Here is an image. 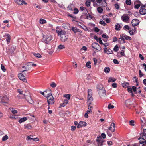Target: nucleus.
<instances>
[{"label": "nucleus", "instance_id": "f257e3e1", "mask_svg": "<svg viewBox=\"0 0 146 146\" xmlns=\"http://www.w3.org/2000/svg\"><path fill=\"white\" fill-rule=\"evenodd\" d=\"M56 31L58 36H60L61 41L63 42L66 41L68 38V36L66 35V31L60 29L59 27H56Z\"/></svg>", "mask_w": 146, "mask_h": 146}, {"label": "nucleus", "instance_id": "f03ea898", "mask_svg": "<svg viewBox=\"0 0 146 146\" xmlns=\"http://www.w3.org/2000/svg\"><path fill=\"white\" fill-rule=\"evenodd\" d=\"M43 40L44 42L48 44L50 41L52 40V38L51 35H43Z\"/></svg>", "mask_w": 146, "mask_h": 146}, {"label": "nucleus", "instance_id": "7ed1b4c3", "mask_svg": "<svg viewBox=\"0 0 146 146\" xmlns=\"http://www.w3.org/2000/svg\"><path fill=\"white\" fill-rule=\"evenodd\" d=\"M48 102L49 104H53L54 102V98L52 95L47 98Z\"/></svg>", "mask_w": 146, "mask_h": 146}, {"label": "nucleus", "instance_id": "20e7f679", "mask_svg": "<svg viewBox=\"0 0 146 146\" xmlns=\"http://www.w3.org/2000/svg\"><path fill=\"white\" fill-rule=\"evenodd\" d=\"M98 92L101 98L105 97L106 96V91L105 89H103L101 90H99L98 91Z\"/></svg>", "mask_w": 146, "mask_h": 146}, {"label": "nucleus", "instance_id": "39448f33", "mask_svg": "<svg viewBox=\"0 0 146 146\" xmlns=\"http://www.w3.org/2000/svg\"><path fill=\"white\" fill-rule=\"evenodd\" d=\"M146 6V5H141V9L139 10V13L141 14L144 15L146 14V9L144 8Z\"/></svg>", "mask_w": 146, "mask_h": 146}, {"label": "nucleus", "instance_id": "423d86ee", "mask_svg": "<svg viewBox=\"0 0 146 146\" xmlns=\"http://www.w3.org/2000/svg\"><path fill=\"white\" fill-rule=\"evenodd\" d=\"M92 47L94 49L99 51L101 49L100 46L97 43L94 42L92 43Z\"/></svg>", "mask_w": 146, "mask_h": 146}, {"label": "nucleus", "instance_id": "0eeeda50", "mask_svg": "<svg viewBox=\"0 0 146 146\" xmlns=\"http://www.w3.org/2000/svg\"><path fill=\"white\" fill-rule=\"evenodd\" d=\"M25 74V73H19L18 75V77L21 80L23 81L24 82H26L27 80L25 78V76L23 75Z\"/></svg>", "mask_w": 146, "mask_h": 146}, {"label": "nucleus", "instance_id": "6e6552de", "mask_svg": "<svg viewBox=\"0 0 146 146\" xmlns=\"http://www.w3.org/2000/svg\"><path fill=\"white\" fill-rule=\"evenodd\" d=\"M17 92L19 93V95L18 96L19 97H20V98H26V97L27 95H26L25 93H23V92L22 91H21L20 89H18L17 90Z\"/></svg>", "mask_w": 146, "mask_h": 146}, {"label": "nucleus", "instance_id": "1a4fd4ad", "mask_svg": "<svg viewBox=\"0 0 146 146\" xmlns=\"http://www.w3.org/2000/svg\"><path fill=\"white\" fill-rule=\"evenodd\" d=\"M9 98L6 96H5L2 97L1 102L2 103H7L9 101Z\"/></svg>", "mask_w": 146, "mask_h": 146}, {"label": "nucleus", "instance_id": "9d476101", "mask_svg": "<svg viewBox=\"0 0 146 146\" xmlns=\"http://www.w3.org/2000/svg\"><path fill=\"white\" fill-rule=\"evenodd\" d=\"M87 124L85 122L80 121L78 123L77 127L78 128L86 126Z\"/></svg>", "mask_w": 146, "mask_h": 146}, {"label": "nucleus", "instance_id": "9b49d317", "mask_svg": "<svg viewBox=\"0 0 146 146\" xmlns=\"http://www.w3.org/2000/svg\"><path fill=\"white\" fill-rule=\"evenodd\" d=\"M132 24L133 26H135L138 25L139 23V20L137 19H134L132 21Z\"/></svg>", "mask_w": 146, "mask_h": 146}, {"label": "nucleus", "instance_id": "f8f14e48", "mask_svg": "<svg viewBox=\"0 0 146 146\" xmlns=\"http://www.w3.org/2000/svg\"><path fill=\"white\" fill-rule=\"evenodd\" d=\"M25 98L26 99L28 102L30 104H32L33 103V101L30 95L29 94L26 96V98Z\"/></svg>", "mask_w": 146, "mask_h": 146}, {"label": "nucleus", "instance_id": "ddd939ff", "mask_svg": "<svg viewBox=\"0 0 146 146\" xmlns=\"http://www.w3.org/2000/svg\"><path fill=\"white\" fill-rule=\"evenodd\" d=\"M52 95V94L51 93V91L50 90H49L45 91L44 97L47 98Z\"/></svg>", "mask_w": 146, "mask_h": 146}, {"label": "nucleus", "instance_id": "4468645a", "mask_svg": "<svg viewBox=\"0 0 146 146\" xmlns=\"http://www.w3.org/2000/svg\"><path fill=\"white\" fill-rule=\"evenodd\" d=\"M62 26L65 29H68L70 28V25L67 23H63Z\"/></svg>", "mask_w": 146, "mask_h": 146}, {"label": "nucleus", "instance_id": "2eb2a0df", "mask_svg": "<svg viewBox=\"0 0 146 146\" xmlns=\"http://www.w3.org/2000/svg\"><path fill=\"white\" fill-rule=\"evenodd\" d=\"M121 18L124 22H127L129 19L128 16L127 15H124L121 17Z\"/></svg>", "mask_w": 146, "mask_h": 146}, {"label": "nucleus", "instance_id": "dca6fc26", "mask_svg": "<svg viewBox=\"0 0 146 146\" xmlns=\"http://www.w3.org/2000/svg\"><path fill=\"white\" fill-rule=\"evenodd\" d=\"M4 37H6L7 39L6 41L8 42H10V40L11 39V36L10 35L8 34H5L3 36Z\"/></svg>", "mask_w": 146, "mask_h": 146}, {"label": "nucleus", "instance_id": "f3484780", "mask_svg": "<svg viewBox=\"0 0 146 146\" xmlns=\"http://www.w3.org/2000/svg\"><path fill=\"white\" fill-rule=\"evenodd\" d=\"M88 102L89 104H91L93 100L92 96H88Z\"/></svg>", "mask_w": 146, "mask_h": 146}, {"label": "nucleus", "instance_id": "a211bd4d", "mask_svg": "<svg viewBox=\"0 0 146 146\" xmlns=\"http://www.w3.org/2000/svg\"><path fill=\"white\" fill-rule=\"evenodd\" d=\"M141 136V137H144V138L146 139V129H143V132L140 134Z\"/></svg>", "mask_w": 146, "mask_h": 146}, {"label": "nucleus", "instance_id": "6ab92c4d", "mask_svg": "<svg viewBox=\"0 0 146 146\" xmlns=\"http://www.w3.org/2000/svg\"><path fill=\"white\" fill-rule=\"evenodd\" d=\"M72 30L74 33H76L77 32H80V30L76 27H72Z\"/></svg>", "mask_w": 146, "mask_h": 146}, {"label": "nucleus", "instance_id": "aec40b11", "mask_svg": "<svg viewBox=\"0 0 146 146\" xmlns=\"http://www.w3.org/2000/svg\"><path fill=\"white\" fill-rule=\"evenodd\" d=\"M28 118L27 117L22 118L19 119V122L20 123H21L22 122L25 121L28 119Z\"/></svg>", "mask_w": 146, "mask_h": 146}, {"label": "nucleus", "instance_id": "412c9836", "mask_svg": "<svg viewBox=\"0 0 146 146\" xmlns=\"http://www.w3.org/2000/svg\"><path fill=\"white\" fill-rule=\"evenodd\" d=\"M96 141L98 142V146H102L103 145V143L104 142V140H101L99 139H97Z\"/></svg>", "mask_w": 146, "mask_h": 146}, {"label": "nucleus", "instance_id": "4be33fe9", "mask_svg": "<svg viewBox=\"0 0 146 146\" xmlns=\"http://www.w3.org/2000/svg\"><path fill=\"white\" fill-rule=\"evenodd\" d=\"M97 91H98L99 90H101L103 89H104L103 85L101 84H99L97 85Z\"/></svg>", "mask_w": 146, "mask_h": 146}, {"label": "nucleus", "instance_id": "5701e85b", "mask_svg": "<svg viewBox=\"0 0 146 146\" xmlns=\"http://www.w3.org/2000/svg\"><path fill=\"white\" fill-rule=\"evenodd\" d=\"M10 110H11V112L13 113V115H16L17 114V110H15L13 108H9Z\"/></svg>", "mask_w": 146, "mask_h": 146}, {"label": "nucleus", "instance_id": "b1692460", "mask_svg": "<svg viewBox=\"0 0 146 146\" xmlns=\"http://www.w3.org/2000/svg\"><path fill=\"white\" fill-rule=\"evenodd\" d=\"M138 140H139V143L140 144H142L144 142V141H145V139L144 137H140L138 138Z\"/></svg>", "mask_w": 146, "mask_h": 146}, {"label": "nucleus", "instance_id": "393cba45", "mask_svg": "<svg viewBox=\"0 0 146 146\" xmlns=\"http://www.w3.org/2000/svg\"><path fill=\"white\" fill-rule=\"evenodd\" d=\"M22 68L24 69V70L22 71V73H24L26 71L29 70V68H28V67L26 65L25 66H23Z\"/></svg>", "mask_w": 146, "mask_h": 146}, {"label": "nucleus", "instance_id": "a878e982", "mask_svg": "<svg viewBox=\"0 0 146 146\" xmlns=\"http://www.w3.org/2000/svg\"><path fill=\"white\" fill-rule=\"evenodd\" d=\"M101 4L100 5L103 7H106L107 6V3L106 2L104 1H102Z\"/></svg>", "mask_w": 146, "mask_h": 146}, {"label": "nucleus", "instance_id": "bb28decb", "mask_svg": "<svg viewBox=\"0 0 146 146\" xmlns=\"http://www.w3.org/2000/svg\"><path fill=\"white\" fill-rule=\"evenodd\" d=\"M116 79L113 78L112 77H110L109 78L108 80V82H114L115 81Z\"/></svg>", "mask_w": 146, "mask_h": 146}, {"label": "nucleus", "instance_id": "cd10ccee", "mask_svg": "<svg viewBox=\"0 0 146 146\" xmlns=\"http://www.w3.org/2000/svg\"><path fill=\"white\" fill-rule=\"evenodd\" d=\"M65 48V46L64 45L60 44L58 46V48L59 50L63 49Z\"/></svg>", "mask_w": 146, "mask_h": 146}, {"label": "nucleus", "instance_id": "c85d7f7f", "mask_svg": "<svg viewBox=\"0 0 146 146\" xmlns=\"http://www.w3.org/2000/svg\"><path fill=\"white\" fill-rule=\"evenodd\" d=\"M110 69L108 67H106L104 69V71L106 73H108L110 72Z\"/></svg>", "mask_w": 146, "mask_h": 146}, {"label": "nucleus", "instance_id": "c756f323", "mask_svg": "<svg viewBox=\"0 0 146 146\" xmlns=\"http://www.w3.org/2000/svg\"><path fill=\"white\" fill-rule=\"evenodd\" d=\"M115 29L117 30H120L121 27L119 24H117L115 26Z\"/></svg>", "mask_w": 146, "mask_h": 146}, {"label": "nucleus", "instance_id": "7c9ffc66", "mask_svg": "<svg viewBox=\"0 0 146 146\" xmlns=\"http://www.w3.org/2000/svg\"><path fill=\"white\" fill-rule=\"evenodd\" d=\"M85 4L87 7H90V0H87L85 2Z\"/></svg>", "mask_w": 146, "mask_h": 146}, {"label": "nucleus", "instance_id": "2f4dec72", "mask_svg": "<svg viewBox=\"0 0 146 146\" xmlns=\"http://www.w3.org/2000/svg\"><path fill=\"white\" fill-rule=\"evenodd\" d=\"M46 21L45 20L42 19H41L40 20V23L41 24H43L46 23Z\"/></svg>", "mask_w": 146, "mask_h": 146}, {"label": "nucleus", "instance_id": "473e14b6", "mask_svg": "<svg viewBox=\"0 0 146 146\" xmlns=\"http://www.w3.org/2000/svg\"><path fill=\"white\" fill-rule=\"evenodd\" d=\"M97 10L98 11L99 13H101L103 11V9L102 8L100 7H98L97 8Z\"/></svg>", "mask_w": 146, "mask_h": 146}, {"label": "nucleus", "instance_id": "72a5a7b5", "mask_svg": "<svg viewBox=\"0 0 146 146\" xmlns=\"http://www.w3.org/2000/svg\"><path fill=\"white\" fill-rule=\"evenodd\" d=\"M129 84V83L128 82L123 83L122 84V86L125 88L128 86Z\"/></svg>", "mask_w": 146, "mask_h": 146}, {"label": "nucleus", "instance_id": "f704fd0d", "mask_svg": "<svg viewBox=\"0 0 146 146\" xmlns=\"http://www.w3.org/2000/svg\"><path fill=\"white\" fill-rule=\"evenodd\" d=\"M110 126H111V127H112V126H113V130H111V131L112 132H114L115 131V123H112L111 125Z\"/></svg>", "mask_w": 146, "mask_h": 146}, {"label": "nucleus", "instance_id": "c9c22d12", "mask_svg": "<svg viewBox=\"0 0 146 146\" xmlns=\"http://www.w3.org/2000/svg\"><path fill=\"white\" fill-rule=\"evenodd\" d=\"M33 54L36 57L40 58L41 57V56L40 54H36L34 53H33Z\"/></svg>", "mask_w": 146, "mask_h": 146}, {"label": "nucleus", "instance_id": "e433bc0d", "mask_svg": "<svg viewBox=\"0 0 146 146\" xmlns=\"http://www.w3.org/2000/svg\"><path fill=\"white\" fill-rule=\"evenodd\" d=\"M91 63L90 62H88L86 63V66L88 68H91Z\"/></svg>", "mask_w": 146, "mask_h": 146}, {"label": "nucleus", "instance_id": "4c0bfd02", "mask_svg": "<svg viewBox=\"0 0 146 146\" xmlns=\"http://www.w3.org/2000/svg\"><path fill=\"white\" fill-rule=\"evenodd\" d=\"M10 118L13 119H16L18 118V116L15 115H12V116H10Z\"/></svg>", "mask_w": 146, "mask_h": 146}, {"label": "nucleus", "instance_id": "58836bf2", "mask_svg": "<svg viewBox=\"0 0 146 146\" xmlns=\"http://www.w3.org/2000/svg\"><path fill=\"white\" fill-rule=\"evenodd\" d=\"M88 96H92V90L90 89L88 90Z\"/></svg>", "mask_w": 146, "mask_h": 146}, {"label": "nucleus", "instance_id": "ea45409f", "mask_svg": "<svg viewBox=\"0 0 146 146\" xmlns=\"http://www.w3.org/2000/svg\"><path fill=\"white\" fill-rule=\"evenodd\" d=\"M8 139V136L7 135H5L2 138V140L3 141H5L7 140Z\"/></svg>", "mask_w": 146, "mask_h": 146}, {"label": "nucleus", "instance_id": "a19ab883", "mask_svg": "<svg viewBox=\"0 0 146 146\" xmlns=\"http://www.w3.org/2000/svg\"><path fill=\"white\" fill-rule=\"evenodd\" d=\"M64 97H65L66 99L67 98L68 100H69L70 98V95L69 94H65L64 95Z\"/></svg>", "mask_w": 146, "mask_h": 146}, {"label": "nucleus", "instance_id": "79ce46f5", "mask_svg": "<svg viewBox=\"0 0 146 146\" xmlns=\"http://www.w3.org/2000/svg\"><path fill=\"white\" fill-rule=\"evenodd\" d=\"M16 3L19 5H23L22 1L20 0H17Z\"/></svg>", "mask_w": 146, "mask_h": 146}, {"label": "nucleus", "instance_id": "37998d69", "mask_svg": "<svg viewBox=\"0 0 146 146\" xmlns=\"http://www.w3.org/2000/svg\"><path fill=\"white\" fill-rule=\"evenodd\" d=\"M127 36V35L125 34H122L120 35L121 37H122V38L124 40L125 39H126Z\"/></svg>", "mask_w": 146, "mask_h": 146}, {"label": "nucleus", "instance_id": "c03bdc74", "mask_svg": "<svg viewBox=\"0 0 146 146\" xmlns=\"http://www.w3.org/2000/svg\"><path fill=\"white\" fill-rule=\"evenodd\" d=\"M114 108V106L113 105H111V104H110L108 105V108L109 109H110L112 108Z\"/></svg>", "mask_w": 146, "mask_h": 146}, {"label": "nucleus", "instance_id": "a18cd8bd", "mask_svg": "<svg viewBox=\"0 0 146 146\" xmlns=\"http://www.w3.org/2000/svg\"><path fill=\"white\" fill-rule=\"evenodd\" d=\"M135 31V30H133V29H131L129 31V33L131 35H133V33Z\"/></svg>", "mask_w": 146, "mask_h": 146}, {"label": "nucleus", "instance_id": "49530a36", "mask_svg": "<svg viewBox=\"0 0 146 146\" xmlns=\"http://www.w3.org/2000/svg\"><path fill=\"white\" fill-rule=\"evenodd\" d=\"M113 50L115 52H117L119 50V47L118 46L116 45L114 47Z\"/></svg>", "mask_w": 146, "mask_h": 146}, {"label": "nucleus", "instance_id": "de8ad7c7", "mask_svg": "<svg viewBox=\"0 0 146 146\" xmlns=\"http://www.w3.org/2000/svg\"><path fill=\"white\" fill-rule=\"evenodd\" d=\"M112 53L113 51L111 49H109L107 51V53L108 54H112Z\"/></svg>", "mask_w": 146, "mask_h": 146}, {"label": "nucleus", "instance_id": "09e8293b", "mask_svg": "<svg viewBox=\"0 0 146 146\" xmlns=\"http://www.w3.org/2000/svg\"><path fill=\"white\" fill-rule=\"evenodd\" d=\"M127 89L129 92L130 93L133 92L132 89L130 87H128Z\"/></svg>", "mask_w": 146, "mask_h": 146}, {"label": "nucleus", "instance_id": "8fccbe9b", "mask_svg": "<svg viewBox=\"0 0 146 146\" xmlns=\"http://www.w3.org/2000/svg\"><path fill=\"white\" fill-rule=\"evenodd\" d=\"M126 3L127 5H130L131 4V0H126Z\"/></svg>", "mask_w": 146, "mask_h": 146}, {"label": "nucleus", "instance_id": "3c124183", "mask_svg": "<svg viewBox=\"0 0 146 146\" xmlns=\"http://www.w3.org/2000/svg\"><path fill=\"white\" fill-rule=\"evenodd\" d=\"M90 104H89V105L88 106V109L89 110H90L91 111H92V110L93 109V108L92 106L90 105Z\"/></svg>", "mask_w": 146, "mask_h": 146}, {"label": "nucleus", "instance_id": "603ef678", "mask_svg": "<svg viewBox=\"0 0 146 146\" xmlns=\"http://www.w3.org/2000/svg\"><path fill=\"white\" fill-rule=\"evenodd\" d=\"M133 80H134V81H135V82L136 83H137L138 82V78L136 76L134 77L133 79Z\"/></svg>", "mask_w": 146, "mask_h": 146}, {"label": "nucleus", "instance_id": "864d4df0", "mask_svg": "<svg viewBox=\"0 0 146 146\" xmlns=\"http://www.w3.org/2000/svg\"><path fill=\"white\" fill-rule=\"evenodd\" d=\"M50 85L52 87L54 88L56 86V84L54 82H53L52 84H50Z\"/></svg>", "mask_w": 146, "mask_h": 146}, {"label": "nucleus", "instance_id": "5fc2aeb1", "mask_svg": "<svg viewBox=\"0 0 146 146\" xmlns=\"http://www.w3.org/2000/svg\"><path fill=\"white\" fill-rule=\"evenodd\" d=\"M1 68L4 72H5L6 71V69L3 64H1Z\"/></svg>", "mask_w": 146, "mask_h": 146}, {"label": "nucleus", "instance_id": "6e6d98bb", "mask_svg": "<svg viewBox=\"0 0 146 146\" xmlns=\"http://www.w3.org/2000/svg\"><path fill=\"white\" fill-rule=\"evenodd\" d=\"M31 62H29L27 63V64L26 65V66L28 67V68H29V70L31 68Z\"/></svg>", "mask_w": 146, "mask_h": 146}, {"label": "nucleus", "instance_id": "4d7b16f0", "mask_svg": "<svg viewBox=\"0 0 146 146\" xmlns=\"http://www.w3.org/2000/svg\"><path fill=\"white\" fill-rule=\"evenodd\" d=\"M134 120H131L129 122L130 125L131 126H134Z\"/></svg>", "mask_w": 146, "mask_h": 146}, {"label": "nucleus", "instance_id": "13d9d810", "mask_svg": "<svg viewBox=\"0 0 146 146\" xmlns=\"http://www.w3.org/2000/svg\"><path fill=\"white\" fill-rule=\"evenodd\" d=\"M78 12V10L77 8H75L74 10V13L77 14Z\"/></svg>", "mask_w": 146, "mask_h": 146}, {"label": "nucleus", "instance_id": "bf43d9fd", "mask_svg": "<svg viewBox=\"0 0 146 146\" xmlns=\"http://www.w3.org/2000/svg\"><path fill=\"white\" fill-rule=\"evenodd\" d=\"M25 127L26 128H27L29 129H31L32 128L31 126L28 125H25Z\"/></svg>", "mask_w": 146, "mask_h": 146}, {"label": "nucleus", "instance_id": "052dcab7", "mask_svg": "<svg viewBox=\"0 0 146 146\" xmlns=\"http://www.w3.org/2000/svg\"><path fill=\"white\" fill-rule=\"evenodd\" d=\"M97 41L100 44H103V42L101 39V38H98V40H97Z\"/></svg>", "mask_w": 146, "mask_h": 146}, {"label": "nucleus", "instance_id": "680f3d73", "mask_svg": "<svg viewBox=\"0 0 146 146\" xmlns=\"http://www.w3.org/2000/svg\"><path fill=\"white\" fill-rule=\"evenodd\" d=\"M122 40H123V42L124 43H125V41L122 38V37H121V38H119L118 40V42H119V43H120L121 42Z\"/></svg>", "mask_w": 146, "mask_h": 146}, {"label": "nucleus", "instance_id": "e2e57ef3", "mask_svg": "<svg viewBox=\"0 0 146 146\" xmlns=\"http://www.w3.org/2000/svg\"><path fill=\"white\" fill-rule=\"evenodd\" d=\"M107 143L108 145H111L113 144L112 141H107Z\"/></svg>", "mask_w": 146, "mask_h": 146}, {"label": "nucleus", "instance_id": "0e129e2a", "mask_svg": "<svg viewBox=\"0 0 146 146\" xmlns=\"http://www.w3.org/2000/svg\"><path fill=\"white\" fill-rule=\"evenodd\" d=\"M113 61L115 64H117L119 63L118 60L116 59H114L113 60Z\"/></svg>", "mask_w": 146, "mask_h": 146}, {"label": "nucleus", "instance_id": "69168bd1", "mask_svg": "<svg viewBox=\"0 0 146 146\" xmlns=\"http://www.w3.org/2000/svg\"><path fill=\"white\" fill-rule=\"evenodd\" d=\"M115 7L117 9H119V6L117 3L115 4L114 5Z\"/></svg>", "mask_w": 146, "mask_h": 146}, {"label": "nucleus", "instance_id": "338daca9", "mask_svg": "<svg viewBox=\"0 0 146 146\" xmlns=\"http://www.w3.org/2000/svg\"><path fill=\"white\" fill-rule=\"evenodd\" d=\"M140 4H138L135 5L134 6V7L135 9H138L140 7Z\"/></svg>", "mask_w": 146, "mask_h": 146}, {"label": "nucleus", "instance_id": "774afa93", "mask_svg": "<svg viewBox=\"0 0 146 146\" xmlns=\"http://www.w3.org/2000/svg\"><path fill=\"white\" fill-rule=\"evenodd\" d=\"M112 86L114 88H115L117 87V84L115 83H113L112 84Z\"/></svg>", "mask_w": 146, "mask_h": 146}]
</instances>
